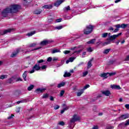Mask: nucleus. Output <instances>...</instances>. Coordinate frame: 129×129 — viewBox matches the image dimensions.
Wrapping results in <instances>:
<instances>
[{
    "instance_id": "f257e3e1",
    "label": "nucleus",
    "mask_w": 129,
    "mask_h": 129,
    "mask_svg": "<svg viewBox=\"0 0 129 129\" xmlns=\"http://www.w3.org/2000/svg\"><path fill=\"white\" fill-rule=\"evenodd\" d=\"M20 9H21V6H20V5H11L3 11L2 12V15L3 17H8V15H9V14L16 13Z\"/></svg>"
},
{
    "instance_id": "f03ea898",
    "label": "nucleus",
    "mask_w": 129,
    "mask_h": 129,
    "mask_svg": "<svg viewBox=\"0 0 129 129\" xmlns=\"http://www.w3.org/2000/svg\"><path fill=\"white\" fill-rule=\"evenodd\" d=\"M107 36H108V38L107 39V41L104 43V45H108V44H110L113 41V35H111V33H103L102 34V38H106Z\"/></svg>"
},
{
    "instance_id": "7ed1b4c3",
    "label": "nucleus",
    "mask_w": 129,
    "mask_h": 129,
    "mask_svg": "<svg viewBox=\"0 0 129 129\" xmlns=\"http://www.w3.org/2000/svg\"><path fill=\"white\" fill-rule=\"evenodd\" d=\"M93 30V26L92 25H89L86 27V28L84 30V34L85 35H89L92 32Z\"/></svg>"
},
{
    "instance_id": "20e7f679",
    "label": "nucleus",
    "mask_w": 129,
    "mask_h": 129,
    "mask_svg": "<svg viewBox=\"0 0 129 129\" xmlns=\"http://www.w3.org/2000/svg\"><path fill=\"white\" fill-rule=\"evenodd\" d=\"M54 40L52 39H45L40 42L41 46H46L47 45H49V44H51V43H53Z\"/></svg>"
},
{
    "instance_id": "39448f33",
    "label": "nucleus",
    "mask_w": 129,
    "mask_h": 129,
    "mask_svg": "<svg viewBox=\"0 0 129 129\" xmlns=\"http://www.w3.org/2000/svg\"><path fill=\"white\" fill-rule=\"evenodd\" d=\"M40 69H41V67H40V64L39 63L36 64L32 68V69L29 71V73H30V74H32V73H34V72H35V70H36V71H39Z\"/></svg>"
},
{
    "instance_id": "423d86ee",
    "label": "nucleus",
    "mask_w": 129,
    "mask_h": 129,
    "mask_svg": "<svg viewBox=\"0 0 129 129\" xmlns=\"http://www.w3.org/2000/svg\"><path fill=\"white\" fill-rule=\"evenodd\" d=\"M77 49L78 48L76 46L70 48V50H72V51H74V50H75L72 55H78V54H80V53L82 52V49L77 50Z\"/></svg>"
},
{
    "instance_id": "0eeeda50",
    "label": "nucleus",
    "mask_w": 129,
    "mask_h": 129,
    "mask_svg": "<svg viewBox=\"0 0 129 129\" xmlns=\"http://www.w3.org/2000/svg\"><path fill=\"white\" fill-rule=\"evenodd\" d=\"M80 120V117L75 114L73 116V118L71 119L70 122L71 123H74L76 121Z\"/></svg>"
},
{
    "instance_id": "6e6552de",
    "label": "nucleus",
    "mask_w": 129,
    "mask_h": 129,
    "mask_svg": "<svg viewBox=\"0 0 129 129\" xmlns=\"http://www.w3.org/2000/svg\"><path fill=\"white\" fill-rule=\"evenodd\" d=\"M128 26V24H125L124 23H123L122 24H117L114 26L115 28H121V29H125L127 26Z\"/></svg>"
},
{
    "instance_id": "1a4fd4ad",
    "label": "nucleus",
    "mask_w": 129,
    "mask_h": 129,
    "mask_svg": "<svg viewBox=\"0 0 129 129\" xmlns=\"http://www.w3.org/2000/svg\"><path fill=\"white\" fill-rule=\"evenodd\" d=\"M129 114H125L123 115H121L118 118L119 120H123V119H126V118H128Z\"/></svg>"
},
{
    "instance_id": "9d476101",
    "label": "nucleus",
    "mask_w": 129,
    "mask_h": 129,
    "mask_svg": "<svg viewBox=\"0 0 129 129\" xmlns=\"http://www.w3.org/2000/svg\"><path fill=\"white\" fill-rule=\"evenodd\" d=\"M107 75H109V76H112L113 75V73H104L102 75H101V77H102L103 78H107Z\"/></svg>"
},
{
    "instance_id": "9b49d317",
    "label": "nucleus",
    "mask_w": 129,
    "mask_h": 129,
    "mask_svg": "<svg viewBox=\"0 0 129 129\" xmlns=\"http://www.w3.org/2000/svg\"><path fill=\"white\" fill-rule=\"evenodd\" d=\"M20 51H21V48L17 49L15 51L12 53V54L11 55V57H12L13 58L14 57H16V56L18 55V53H19Z\"/></svg>"
},
{
    "instance_id": "f8f14e48",
    "label": "nucleus",
    "mask_w": 129,
    "mask_h": 129,
    "mask_svg": "<svg viewBox=\"0 0 129 129\" xmlns=\"http://www.w3.org/2000/svg\"><path fill=\"white\" fill-rule=\"evenodd\" d=\"M64 1L63 0H58L54 3L55 7H59L62 3H63Z\"/></svg>"
},
{
    "instance_id": "ddd939ff",
    "label": "nucleus",
    "mask_w": 129,
    "mask_h": 129,
    "mask_svg": "<svg viewBox=\"0 0 129 129\" xmlns=\"http://www.w3.org/2000/svg\"><path fill=\"white\" fill-rule=\"evenodd\" d=\"M53 8V6L51 5H46L42 7V9H46L47 10H50Z\"/></svg>"
},
{
    "instance_id": "4468645a",
    "label": "nucleus",
    "mask_w": 129,
    "mask_h": 129,
    "mask_svg": "<svg viewBox=\"0 0 129 129\" xmlns=\"http://www.w3.org/2000/svg\"><path fill=\"white\" fill-rule=\"evenodd\" d=\"M42 13L41 9H36L34 11V15H40Z\"/></svg>"
},
{
    "instance_id": "2eb2a0df",
    "label": "nucleus",
    "mask_w": 129,
    "mask_h": 129,
    "mask_svg": "<svg viewBox=\"0 0 129 129\" xmlns=\"http://www.w3.org/2000/svg\"><path fill=\"white\" fill-rule=\"evenodd\" d=\"M39 49H41V47H39L37 48H35L34 49H29L28 50H27L26 51H25V54H29V53H30V52H32V51H35V50H39Z\"/></svg>"
},
{
    "instance_id": "dca6fc26",
    "label": "nucleus",
    "mask_w": 129,
    "mask_h": 129,
    "mask_svg": "<svg viewBox=\"0 0 129 129\" xmlns=\"http://www.w3.org/2000/svg\"><path fill=\"white\" fill-rule=\"evenodd\" d=\"M102 94H104L106 96H108L110 94V92L108 90L104 91L102 92Z\"/></svg>"
},
{
    "instance_id": "f3484780",
    "label": "nucleus",
    "mask_w": 129,
    "mask_h": 129,
    "mask_svg": "<svg viewBox=\"0 0 129 129\" xmlns=\"http://www.w3.org/2000/svg\"><path fill=\"white\" fill-rule=\"evenodd\" d=\"M44 90H45V89L37 88L35 90V92L39 94V93H41V92H42Z\"/></svg>"
},
{
    "instance_id": "a211bd4d",
    "label": "nucleus",
    "mask_w": 129,
    "mask_h": 129,
    "mask_svg": "<svg viewBox=\"0 0 129 129\" xmlns=\"http://www.w3.org/2000/svg\"><path fill=\"white\" fill-rule=\"evenodd\" d=\"M96 41V39H91V40L88 41L87 42V44L92 45V44H94V43H95Z\"/></svg>"
},
{
    "instance_id": "6ab92c4d",
    "label": "nucleus",
    "mask_w": 129,
    "mask_h": 129,
    "mask_svg": "<svg viewBox=\"0 0 129 129\" xmlns=\"http://www.w3.org/2000/svg\"><path fill=\"white\" fill-rule=\"evenodd\" d=\"M61 51L59 49H54L51 51L52 54H55V53H60Z\"/></svg>"
},
{
    "instance_id": "aec40b11",
    "label": "nucleus",
    "mask_w": 129,
    "mask_h": 129,
    "mask_svg": "<svg viewBox=\"0 0 129 129\" xmlns=\"http://www.w3.org/2000/svg\"><path fill=\"white\" fill-rule=\"evenodd\" d=\"M15 79H16V78L15 77H12L11 78L7 80V83H12Z\"/></svg>"
},
{
    "instance_id": "412c9836",
    "label": "nucleus",
    "mask_w": 129,
    "mask_h": 129,
    "mask_svg": "<svg viewBox=\"0 0 129 129\" xmlns=\"http://www.w3.org/2000/svg\"><path fill=\"white\" fill-rule=\"evenodd\" d=\"M27 75H28V74H27V71L24 72L23 74V78L25 81H27Z\"/></svg>"
},
{
    "instance_id": "4be33fe9",
    "label": "nucleus",
    "mask_w": 129,
    "mask_h": 129,
    "mask_svg": "<svg viewBox=\"0 0 129 129\" xmlns=\"http://www.w3.org/2000/svg\"><path fill=\"white\" fill-rule=\"evenodd\" d=\"M119 125H125L126 126V125H129V119L126 121V123L122 122L119 124Z\"/></svg>"
},
{
    "instance_id": "5701e85b",
    "label": "nucleus",
    "mask_w": 129,
    "mask_h": 129,
    "mask_svg": "<svg viewBox=\"0 0 129 129\" xmlns=\"http://www.w3.org/2000/svg\"><path fill=\"white\" fill-rule=\"evenodd\" d=\"M71 10V9H70V6H69L63 8V12L64 13H67V12H68L69 11H70Z\"/></svg>"
},
{
    "instance_id": "b1692460",
    "label": "nucleus",
    "mask_w": 129,
    "mask_h": 129,
    "mask_svg": "<svg viewBox=\"0 0 129 129\" xmlns=\"http://www.w3.org/2000/svg\"><path fill=\"white\" fill-rule=\"evenodd\" d=\"M93 60V58H92L90 61L88 62V69H89V68H91V66H92V64L91 63V61Z\"/></svg>"
},
{
    "instance_id": "393cba45",
    "label": "nucleus",
    "mask_w": 129,
    "mask_h": 129,
    "mask_svg": "<svg viewBox=\"0 0 129 129\" xmlns=\"http://www.w3.org/2000/svg\"><path fill=\"white\" fill-rule=\"evenodd\" d=\"M12 29H9L6 30H4L3 32V34L2 35H5V34H8V33H11L12 32Z\"/></svg>"
},
{
    "instance_id": "a878e982",
    "label": "nucleus",
    "mask_w": 129,
    "mask_h": 129,
    "mask_svg": "<svg viewBox=\"0 0 129 129\" xmlns=\"http://www.w3.org/2000/svg\"><path fill=\"white\" fill-rule=\"evenodd\" d=\"M63 86H65V82H61L57 85L58 88L63 87Z\"/></svg>"
},
{
    "instance_id": "bb28decb",
    "label": "nucleus",
    "mask_w": 129,
    "mask_h": 129,
    "mask_svg": "<svg viewBox=\"0 0 129 129\" xmlns=\"http://www.w3.org/2000/svg\"><path fill=\"white\" fill-rule=\"evenodd\" d=\"M36 34V31H32L31 32L27 33V35L29 37H31L33 36V35H35Z\"/></svg>"
},
{
    "instance_id": "cd10ccee",
    "label": "nucleus",
    "mask_w": 129,
    "mask_h": 129,
    "mask_svg": "<svg viewBox=\"0 0 129 129\" xmlns=\"http://www.w3.org/2000/svg\"><path fill=\"white\" fill-rule=\"evenodd\" d=\"M113 89H117L118 90H119L120 89H121V88H120V86L118 85H113Z\"/></svg>"
},
{
    "instance_id": "c85d7f7f",
    "label": "nucleus",
    "mask_w": 129,
    "mask_h": 129,
    "mask_svg": "<svg viewBox=\"0 0 129 129\" xmlns=\"http://www.w3.org/2000/svg\"><path fill=\"white\" fill-rule=\"evenodd\" d=\"M34 87H35L34 85H31L29 87H28L27 90L28 91H31V90L34 89Z\"/></svg>"
},
{
    "instance_id": "c756f323",
    "label": "nucleus",
    "mask_w": 129,
    "mask_h": 129,
    "mask_svg": "<svg viewBox=\"0 0 129 129\" xmlns=\"http://www.w3.org/2000/svg\"><path fill=\"white\" fill-rule=\"evenodd\" d=\"M121 34H122V33L120 32L117 35H113V40H115V39H116V38L119 37V36H121Z\"/></svg>"
},
{
    "instance_id": "7c9ffc66",
    "label": "nucleus",
    "mask_w": 129,
    "mask_h": 129,
    "mask_svg": "<svg viewBox=\"0 0 129 129\" xmlns=\"http://www.w3.org/2000/svg\"><path fill=\"white\" fill-rule=\"evenodd\" d=\"M27 99L21 100L17 102V104H20V103H24V102H27Z\"/></svg>"
},
{
    "instance_id": "2f4dec72",
    "label": "nucleus",
    "mask_w": 129,
    "mask_h": 129,
    "mask_svg": "<svg viewBox=\"0 0 129 129\" xmlns=\"http://www.w3.org/2000/svg\"><path fill=\"white\" fill-rule=\"evenodd\" d=\"M71 76V74L70 73L66 72L63 75V77H70Z\"/></svg>"
},
{
    "instance_id": "473e14b6",
    "label": "nucleus",
    "mask_w": 129,
    "mask_h": 129,
    "mask_svg": "<svg viewBox=\"0 0 129 129\" xmlns=\"http://www.w3.org/2000/svg\"><path fill=\"white\" fill-rule=\"evenodd\" d=\"M84 92V91L83 89H82V90L80 91V92L77 93V96H81V95Z\"/></svg>"
},
{
    "instance_id": "72a5a7b5",
    "label": "nucleus",
    "mask_w": 129,
    "mask_h": 129,
    "mask_svg": "<svg viewBox=\"0 0 129 129\" xmlns=\"http://www.w3.org/2000/svg\"><path fill=\"white\" fill-rule=\"evenodd\" d=\"M6 78H8V75H2L0 76V79H2L3 80V79H5Z\"/></svg>"
},
{
    "instance_id": "f704fd0d",
    "label": "nucleus",
    "mask_w": 129,
    "mask_h": 129,
    "mask_svg": "<svg viewBox=\"0 0 129 129\" xmlns=\"http://www.w3.org/2000/svg\"><path fill=\"white\" fill-rule=\"evenodd\" d=\"M110 51V49H106L104 50L103 53V54H108V53H109Z\"/></svg>"
},
{
    "instance_id": "c9c22d12",
    "label": "nucleus",
    "mask_w": 129,
    "mask_h": 129,
    "mask_svg": "<svg viewBox=\"0 0 129 129\" xmlns=\"http://www.w3.org/2000/svg\"><path fill=\"white\" fill-rule=\"evenodd\" d=\"M58 124L59 125H61V126H64V125H65V122H64L63 121H59L58 122Z\"/></svg>"
},
{
    "instance_id": "e433bc0d",
    "label": "nucleus",
    "mask_w": 129,
    "mask_h": 129,
    "mask_svg": "<svg viewBox=\"0 0 129 129\" xmlns=\"http://www.w3.org/2000/svg\"><path fill=\"white\" fill-rule=\"evenodd\" d=\"M61 29H63V26H58L55 27V30H61Z\"/></svg>"
},
{
    "instance_id": "4c0bfd02",
    "label": "nucleus",
    "mask_w": 129,
    "mask_h": 129,
    "mask_svg": "<svg viewBox=\"0 0 129 129\" xmlns=\"http://www.w3.org/2000/svg\"><path fill=\"white\" fill-rule=\"evenodd\" d=\"M53 107H54V109L57 110L60 108V106H59L58 105H55L54 106H53Z\"/></svg>"
},
{
    "instance_id": "58836bf2",
    "label": "nucleus",
    "mask_w": 129,
    "mask_h": 129,
    "mask_svg": "<svg viewBox=\"0 0 129 129\" xmlns=\"http://www.w3.org/2000/svg\"><path fill=\"white\" fill-rule=\"evenodd\" d=\"M76 59V57H70L69 60H70V61L71 62H73V61H74V60H75Z\"/></svg>"
},
{
    "instance_id": "ea45409f",
    "label": "nucleus",
    "mask_w": 129,
    "mask_h": 129,
    "mask_svg": "<svg viewBox=\"0 0 129 129\" xmlns=\"http://www.w3.org/2000/svg\"><path fill=\"white\" fill-rule=\"evenodd\" d=\"M89 87H90V85H86L82 90L84 91L85 89H87V88H89Z\"/></svg>"
},
{
    "instance_id": "a19ab883",
    "label": "nucleus",
    "mask_w": 129,
    "mask_h": 129,
    "mask_svg": "<svg viewBox=\"0 0 129 129\" xmlns=\"http://www.w3.org/2000/svg\"><path fill=\"white\" fill-rule=\"evenodd\" d=\"M64 93H65V91L61 90L60 92V96L62 97L64 95Z\"/></svg>"
},
{
    "instance_id": "79ce46f5",
    "label": "nucleus",
    "mask_w": 129,
    "mask_h": 129,
    "mask_svg": "<svg viewBox=\"0 0 129 129\" xmlns=\"http://www.w3.org/2000/svg\"><path fill=\"white\" fill-rule=\"evenodd\" d=\"M48 96L49 95H48V94H43L42 96V98H48Z\"/></svg>"
},
{
    "instance_id": "37998d69",
    "label": "nucleus",
    "mask_w": 129,
    "mask_h": 129,
    "mask_svg": "<svg viewBox=\"0 0 129 129\" xmlns=\"http://www.w3.org/2000/svg\"><path fill=\"white\" fill-rule=\"evenodd\" d=\"M87 74H88V72L86 71V72H84L83 73V77H85V76H86V75H87Z\"/></svg>"
},
{
    "instance_id": "c03bdc74",
    "label": "nucleus",
    "mask_w": 129,
    "mask_h": 129,
    "mask_svg": "<svg viewBox=\"0 0 129 129\" xmlns=\"http://www.w3.org/2000/svg\"><path fill=\"white\" fill-rule=\"evenodd\" d=\"M87 50L88 52H92V51H93V50H92V48H91V47H89L87 49Z\"/></svg>"
},
{
    "instance_id": "a18cd8bd",
    "label": "nucleus",
    "mask_w": 129,
    "mask_h": 129,
    "mask_svg": "<svg viewBox=\"0 0 129 129\" xmlns=\"http://www.w3.org/2000/svg\"><path fill=\"white\" fill-rule=\"evenodd\" d=\"M71 52V51L70 50H65L63 51L64 54H69Z\"/></svg>"
},
{
    "instance_id": "49530a36",
    "label": "nucleus",
    "mask_w": 129,
    "mask_h": 129,
    "mask_svg": "<svg viewBox=\"0 0 129 129\" xmlns=\"http://www.w3.org/2000/svg\"><path fill=\"white\" fill-rule=\"evenodd\" d=\"M70 107V106H66V107H64V108H63V109L65 111H66V110H68L69 109Z\"/></svg>"
},
{
    "instance_id": "de8ad7c7",
    "label": "nucleus",
    "mask_w": 129,
    "mask_h": 129,
    "mask_svg": "<svg viewBox=\"0 0 129 129\" xmlns=\"http://www.w3.org/2000/svg\"><path fill=\"white\" fill-rule=\"evenodd\" d=\"M36 45H37V43H32L30 45H29V47H35V46H36Z\"/></svg>"
},
{
    "instance_id": "09e8293b",
    "label": "nucleus",
    "mask_w": 129,
    "mask_h": 129,
    "mask_svg": "<svg viewBox=\"0 0 129 129\" xmlns=\"http://www.w3.org/2000/svg\"><path fill=\"white\" fill-rule=\"evenodd\" d=\"M119 31V28H116L114 30V33H117V32H118Z\"/></svg>"
},
{
    "instance_id": "8fccbe9b",
    "label": "nucleus",
    "mask_w": 129,
    "mask_h": 129,
    "mask_svg": "<svg viewBox=\"0 0 129 129\" xmlns=\"http://www.w3.org/2000/svg\"><path fill=\"white\" fill-rule=\"evenodd\" d=\"M112 64H113V60H110L108 62V65H111Z\"/></svg>"
},
{
    "instance_id": "3c124183",
    "label": "nucleus",
    "mask_w": 129,
    "mask_h": 129,
    "mask_svg": "<svg viewBox=\"0 0 129 129\" xmlns=\"http://www.w3.org/2000/svg\"><path fill=\"white\" fill-rule=\"evenodd\" d=\"M16 81V82H18V81H23V80L21 78H18Z\"/></svg>"
},
{
    "instance_id": "603ef678",
    "label": "nucleus",
    "mask_w": 129,
    "mask_h": 129,
    "mask_svg": "<svg viewBox=\"0 0 129 129\" xmlns=\"http://www.w3.org/2000/svg\"><path fill=\"white\" fill-rule=\"evenodd\" d=\"M24 3L27 4V3H31L32 0H24Z\"/></svg>"
},
{
    "instance_id": "864d4df0",
    "label": "nucleus",
    "mask_w": 129,
    "mask_h": 129,
    "mask_svg": "<svg viewBox=\"0 0 129 129\" xmlns=\"http://www.w3.org/2000/svg\"><path fill=\"white\" fill-rule=\"evenodd\" d=\"M40 68H41L42 70H44V69H46V68H47V66H42Z\"/></svg>"
},
{
    "instance_id": "5fc2aeb1",
    "label": "nucleus",
    "mask_w": 129,
    "mask_h": 129,
    "mask_svg": "<svg viewBox=\"0 0 129 129\" xmlns=\"http://www.w3.org/2000/svg\"><path fill=\"white\" fill-rule=\"evenodd\" d=\"M43 62H44V60L43 59H40L37 61V63H38V64H40V63H43Z\"/></svg>"
},
{
    "instance_id": "6e6d98bb",
    "label": "nucleus",
    "mask_w": 129,
    "mask_h": 129,
    "mask_svg": "<svg viewBox=\"0 0 129 129\" xmlns=\"http://www.w3.org/2000/svg\"><path fill=\"white\" fill-rule=\"evenodd\" d=\"M60 22H62V18H59L56 20L57 23H60Z\"/></svg>"
},
{
    "instance_id": "4d7b16f0",
    "label": "nucleus",
    "mask_w": 129,
    "mask_h": 129,
    "mask_svg": "<svg viewBox=\"0 0 129 129\" xmlns=\"http://www.w3.org/2000/svg\"><path fill=\"white\" fill-rule=\"evenodd\" d=\"M106 129H112V127L110 125H107L106 126Z\"/></svg>"
},
{
    "instance_id": "13d9d810",
    "label": "nucleus",
    "mask_w": 129,
    "mask_h": 129,
    "mask_svg": "<svg viewBox=\"0 0 129 129\" xmlns=\"http://www.w3.org/2000/svg\"><path fill=\"white\" fill-rule=\"evenodd\" d=\"M47 61L48 62H51V61H52V57H49L47 58Z\"/></svg>"
},
{
    "instance_id": "bf43d9fd",
    "label": "nucleus",
    "mask_w": 129,
    "mask_h": 129,
    "mask_svg": "<svg viewBox=\"0 0 129 129\" xmlns=\"http://www.w3.org/2000/svg\"><path fill=\"white\" fill-rule=\"evenodd\" d=\"M125 107L127 109H129V104H127L125 105Z\"/></svg>"
},
{
    "instance_id": "052dcab7",
    "label": "nucleus",
    "mask_w": 129,
    "mask_h": 129,
    "mask_svg": "<svg viewBox=\"0 0 129 129\" xmlns=\"http://www.w3.org/2000/svg\"><path fill=\"white\" fill-rule=\"evenodd\" d=\"M125 61H129V55L126 56V58L125 59Z\"/></svg>"
},
{
    "instance_id": "680f3d73",
    "label": "nucleus",
    "mask_w": 129,
    "mask_h": 129,
    "mask_svg": "<svg viewBox=\"0 0 129 129\" xmlns=\"http://www.w3.org/2000/svg\"><path fill=\"white\" fill-rule=\"evenodd\" d=\"M108 30L109 31H111V30L113 31V28L112 27H111L109 28Z\"/></svg>"
},
{
    "instance_id": "e2e57ef3",
    "label": "nucleus",
    "mask_w": 129,
    "mask_h": 129,
    "mask_svg": "<svg viewBox=\"0 0 129 129\" xmlns=\"http://www.w3.org/2000/svg\"><path fill=\"white\" fill-rule=\"evenodd\" d=\"M92 129H98V127L97 126H94Z\"/></svg>"
},
{
    "instance_id": "0e129e2a",
    "label": "nucleus",
    "mask_w": 129,
    "mask_h": 129,
    "mask_svg": "<svg viewBox=\"0 0 129 129\" xmlns=\"http://www.w3.org/2000/svg\"><path fill=\"white\" fill-rule=\"evenodd\" d=\"M50 100L51 101H53V100H54V98L53 97V96H50Z\"/></svg>"
},
{
    "instance_id": "69168bd1",
    "label": "nucleus",
    "mask_w": 129,
    "mask_h": 129,
    "mask_svg": "<svg viewBox=\"0 0 129 129\" xmlns=\"http://www.w3.org/2000/svg\"><path fill=\"white\" fill-rule=\"evenodd\" d=\"M63 112H65V111H64V109H63L62 110H61L60 113H61V114H62V113H63Z\"/></svg>"
},
{
    "instance_id": "338daca9",
    "label": "nucleus",
    "mask_w": 129,
    "mask_h": 129,
    "mask_svg": "<svg viewBox=\"0 0 129 129\" xmlns=\"http://www.w3.org/2000/svg\"><path fill=\"white\" fill-rule=\"evenodd\" d=\"M57 59L56 57H53L52 59V61H57Z\"/></svg>"
},
{
    "instance_id": "774afa93",
    "label": "nucleus",
    "mask_w": 129,
    "mask_h": 129,
    "mask_svg": "<svg viewBox=\"0 0 129 129\" xmlns=\"http://www.w3.org/2000/svg\"><path fill=\"white\" fill-rule=\"evenodd\" d=\"M73 16H68V20H70Z\"/></svg>"
}]
</instances>
